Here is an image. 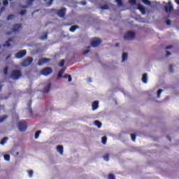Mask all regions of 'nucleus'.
<instances>
[{"label":"nucleus","instance_id":"25","mask_svg":"<svg viewBox=\"0 0 179 179\" xmlns=\"http://www.w3.org/2000/svg\"><path fill=\"white\" fill-rule=\"evenodd\" d=\"M101 142L103 143V145H106V143H107V136H103L101 138Z\"/></svg>","mask_w":179,"mask_h":179},{"label":"nucleus","instance_id":"33","mask_svg":"<svg viewBox=\"0 0 179 179\" xmlns=\"http://www.w3.org/2000/svg\"><path fill=\"white\" fill-rule=\"evenodd\" d=\"M110 8L108 7V5H104L101 6V9L102 10H108V9H109Z\"/></svg>","mask_w":179,"mask_h":179},{"label":"nucleus","instance_id":"20","mask_svg":"<svg viewBox=\"0 0 179 179\" xmlns=\"http://www.w3.org/2000/svg\"><path fill=\"white\" fill-rule=\"evenodd\" d=\"M117 3V6L121 7L124 6V3L122 2V0H115Z\"/></svg>","mask_w":179,"mask_h":179},{"label":"nucleus","instance_id":"32","mask_svg":"<svg viewBox=\"0 0 179 179\" xmlns=\"http://www.w3.org/2000/svg\"><path fill=\"white\" fill-rule=\"evenodd\" d=\"M40 134H41V130H38L35 133V139H38V136H40Z\"/></svg>","mask_w":179,"mask_h":179},{"label":"nucleus","instance_id":"53","mask_svg":"<svg viewBox=\"0 0 179 179\" xmlns=\"http://www.w3.org/2000/svg\"><path fill=\"white\" fill-rule=\"evenodd\" d=\"M3 10H5V7H1V11L0 12H3Z\"/></svg>","mask_w":179,"mask_h":179},{"label":"nucleus","instance_id":"64","mask_svg":"<svg viewBox=\"0 0 179 179\" xmlns=\"http://www.w3.org/2000/svg\"><path fill=\"white\" fill-rule=\"evenodd\" d=\"M43 1H47V0H43Z\"/></svg>","mask_w":179,"mask_h":179},{"label":"nucleus","instance_id":"51","mask_svg":"<svg viewBox=\"0 0 179 179\" xmlns=\"http://www.w3.org/2000/svg\"><path fill=\"white\" fill-rule=\"evenodd\" d=\"M6 34L7 36H10V34H12V32L8 31V32L6 33Z\"/></svg>","mask_w":179,"mask_h":179},{"label":"nucleus","instance_id":"4","mask_svg":"<svg viewBox=\"0 0 179 179\" xmlns=\"http://www.w3.org/2000/svg\"><path fill=\"white\" fill-rule=\"evenodd\" d=\"M91 46L94 48H96V47H99L101 44V39L99 38H94L91 41Z\"/></svg>","mask_w":179,"mask_h":179},{"label":"nucleus","instance_id":"3","mask_svg":"<svg viewBox=\"0 0 179 179\" xmlns=\"http://www.w3.org/2000/svg\"><path fill=\"white\" fill-rule=\"evenodd\" d=\"M136 34L134 31H129L126 34H124V40H134L135 39Z\"/></svg>","mask_w":179,"mask_h":179},{"label":"nucleus","instance_id":"39","mask_svg":"<svg viewBox=\"0 0 179 179\" xmlns=\"http://www.w3.org/2000/svg\"><path fill=\"white\" fill-rule=\"evenodd\" d=\"M169 71L171 72H174V66H173L172 64L169 65Z\"/></svg>","mask_w":179,"mask_h":179},{"label":"nucleus","instance_id":"58","mask_svg":"<svg viewBox=\"0 0 179 179\" xmlns=\"http://www.w3.org/2000/svg\"><path fill=\"white\" fill-rule=\"evenodd\" d=\"M167 138H169V140L170 141H171V138H170V136H167Z\"/></svg>","mask_w":179,"mask_h":179},{"label":"nucleus","instance_id":"52","mask_svg":"<svg viewBox=\"0 0 179 179\" xmlns=\"http://www.w3.org/2000/svg\"><path fill=\"white\" fill-rule=\"evenodd\" d=\"M81 3H82L83 6H85V5H86L87 2H86V1H83L81 2Z\"/></svg>","mask_w":179,"mask_h":179},{"label":"nucleus","instance_id":"19","mask_svg":"<svg viewBox=\"0 0 179 179\" xmlns=\"http://www.w3.org/2000/svg\"><path fill=\"white\" fill-rule=\"evenodd\" d=\"M63 78H64V79H68V82L69 83L72 82V76L69 74H65Z\"/></svg>","mask_w":179,"mask_h":179},{"label":"nucleus","instance_id":"45","mask_svg":"<svg viewBox=\"0 0 179 179\" xmlns=\"http://www.w3.org/2000/svg\"><path fill=\"white\" fill-rule=\"evenodd\" d=\"M166 23L167 26H170V25H171V20H167Z\"/></svg>","mask_w":179,"mask_h":179},{"label":"nucleus","instance_id":"35","mask_svg":"<svg viewBox=\"0 0 179 179\" xmlns=\"http://www.w3.org/2000/svg\"><path fill=\"white\" fill-rule=\"evenodd\" d=\"M131 141H133V142H135V141H136V134H131Z\"/></svg>","mask_w":179,"mask_h":179},{"label":"nucleus","instance_id":"48","mask_svg":"<svg viewBox=\"0 0 179 179\" xmlns=\"http://www.w3.org/2000/svg\"><path fill=\"white\" fill-rule=\"evenodd\" d=\"M61 78H62V74L61 73H58L57 79H61Z\"/></svg>","mask_w":179,"mask_h":179},{"label":"nucleus","instance_id":"60","mask_svg":"<svg viewBox=\"0 0 179 179\" xmlns=\"http://www.w3.org/2000/svg\"><path fill=\"white\" fill-rule=\"evenodd\" d=\"M120 45V43H116V47H118Z\"/></svg>","mask_w":179,"mask_h":179},{"label":"nucleus","instance_id":"8","mask_svg":"<svg viewBox=\"0 0 179 179\" xmlns=\"http://www.w3.org/2000/svg\"><path fill=\"white\" fill-rule=\"evenodd\" d=\"M56 12L59 17H64L65 15H66V8H62V9L57 10Z\"/></svg>","mask_w":179,"mask_h":179},{"label":"nucleus","instance_id":"47","mask_svg":"<svg viewBox=\"0 0 179 179\" xmlns=\"http://www.w3.org/2000/svg\"><path fill=\"white\" fill-rule=\"evenodd\" d=\"M174 46L173 45H169L165 48L166 50H171V48H173Z\"/></svg>","mask_w":179,"mask_h":179},{"label":"nucleus","instance_id":"30","mask_svg":"<svg viewBox=\"0 0 179 179\" xmlns=\"http://www.w3.org/2000/svg\"><path fill=\"white\" fill-rule=\"evenodd\" d=\"M95 125L97 126L98 128H101V123L99 120H95L94 121Z\"/></svg>","mask_w":179,"mask_h":179},{"label":"nucleus","instance_id":"22","mask_svg":"<svg viewBox=\"0 0 179 179\" xmlns=\"http://www.w3.org/2000/svg\"><path fill=\"white\" fill-rule=\"evenodd\" d=\"M28 110L29 111V113L31 114L33 113V110H31V100L29 101L28 103Z\"/></svg>","mask_w":179,"mask_h":179},{"label":"nucleus","instance_id":"16","mask_svg":"<svg viewBox=\"0 0 179 179\" xmlns=\"http://www.w3.org/2000/svg\"><path fill=\"white\" fill-rule=\"evenodd\" d=\"M142 81L143 83H148V73H145L142 77Z\"/></svg>","mask_w":179,"mask_h":179},{"label":"nucleus","instance_id":"50","mask_svg":"<svg viewBox=\"0 0 179 179\" xmlns=\"http://www.w3.org/2000/svg\"><path fill=\"white\" fill-rule=\"evenodd\" d=\"M64 72H65V69H62V70L59 72V73H62H62H64Z\"/></svg>","mask_w":179,"mask_h":179},{"label":"nucleus","instance_id":"41","mask_svg":"<svg viewBox=\"0 0 179 179\" xmlns=\"http://www.w3.org/2000/svg\"><path fill=\"white\" fill-rule=\"evenodd\" d=\"M26 10H22L20 12V15H21V16H23L24 15H26Z\"/></svg>","mask_w":179,"mask_h":179},{"label":"nucleus","instance_id":"43","mask_svg":"<svg viewBox=\"0 0 179 179\" xmlns=\"http://www.w3.org/2000/svg\"><path fill=\"white\" fill-rule=\"evenodd\" d=\"M90 51V50H84V51L83 52V55H86L89 54Z\"/></svg>","mask_w":179,"mask_h":179},{"label":"nucleus","instance_id":"1","mask_svg":"<svg viewBox=\"0 0 179 179\" xmlns=\"http://www.w3.org/2000/svg\"><path fill=\"white\" fill-rule=\"evenodd\" d=\"M10 78L13 80H19L22 78V71L20 70H13L10 73Z\"/></svg>","mask_w":179,"mask_h":179},{"label":"nucleus","instance_id":"13","mask_svg":"<svg viewBox=\"0 0 179 179\" xmlns=\"http://www.w3.org/2000/svg\"><path fill=\"white\" fill-rule=\"evenodd\" d=\"M92 110L94 111L99 108V101H94L92 104Z\"/></svg>","mask_w":179,"mask_h":179},{"label":"nucleus","instance_id":"24","mask_svg":"<svg viewBox=\"0 0 179 179\" xmlns=\"http://www.w3.org/2000/svg\"><path fill=\"white\" fill-rule=\"evenodd\" d=\"M15 17H16V15H13V14H10L7 17V20H13V19H15Z\"/></svg>","mask_w":179,"mask_h":179},{"label":"nucleus","instance_id":"55","mask_svg":"<svg viewBox=\"0 0 179 179\" xmlns=\"http://www.w3.org/2000/svg\"><path fill=\"white\" fill-rule=\"evenodd\" d=\"M11 57L10 55H8L6 57V59H9V58Z\"/></svg>","mask_w":179,"mask_h":179},{"label":"nucleus","instance_id":"27","mask_svg":"<svg viewBox=\"0 0 179 179\" xmlns=\"http://www.w3.org/2000/svg\"><path fill=\"white\" fill-rule=\"evenodd\" d=\"M103 158L105 162H108V160H110V155L106 154L103 157Z\"/></svg>","mask_w":179,"mask_h":179},{"label":"nucleus","instance_id":"61","mask_svg":"<svg viewBox=\"0 0 179 179\" xmlns=\"http://www.w3.org/2000/svg\"><path fill=\"white\" fill-rule=\"evenodd\" d=\"M1 12L0 11V16H1Z\"/></svg>","mask_w":179,"mask_h":179},{"label":"nucleus","instance_id":"31","mask_svg":"<svg viewBox=\"0 0 179 179\" xmlns=\"http://www.w3.org/2000/svg\"><path fill=\"white\" fill-rule=\"evenodd\" d=\"M10 41H12V38H9L8 41H6V45H3L4 47L6 45V47L9 48L10 46Z\"/></svg>","mask_w":179,"mask_h":179},{"label":"nucleus","instance_id":"5","mask_svg":"<svg viewBox=\"0 0 179 179\" xmlns=\"http://www.w3.org/2000/svg\"><path fill=\"white\" fill-rule=\"evenodd\" d=\"M23 29V24H14L13 26L12 31L13 33H19Z\"/></svg>","mask_w":179,"mask_h":179},{"label":"nucleus","instance_id":"36","mask_svg":"<svg viewBox=\"0 0 179 179\" xmlns=\"http://www.w3.org/2000/svg\"><path fill=\"white\" fill-rule=\"evenodd\" d=\"M8 71H9V68H8V66H6L3 70L4 75H8Z\"/></svg>","mask_w":179,"mask_h":179},{"label":"nucleus","instance_id":"17","mask_svg":"<svg viewBox=\"0 0 179 179\" xmlns=\"http://www.w3.org/2000/svg\"><path fill=\"white\" fill-rule=\"evenodd\" d=\"M77 29H79V25H73L70 27L69 31L73 33Z\"/></svg>","mask_w":179,"mask_h":179},{"label":"nucleus","instance_id":"23","mask_svg":"<svg viewBox=\"0 0 179 179\" xmlns=\"http://www.w3.org/2000/svg\"><path fill=\"white\" fill-rule=\"evenodd\" d=\"M8 139H9L8 137H4L3 139L1 140L0 144L5 145V143L7 142Z\"/></svg>","mask_w":179,"mask_h":179},{"label":"nucleus","instance_id":"44","mask_svg":"<svg viewBox=\"0 0 179 179\" xmlns=\"http://www.w3.org/2000/svg\"><path fill=\"white\" fill-rule=\"evenodd\" d=\"M4 6H6L9 4V1H8V0H4L3 2Z\"/></svg>","mask_w":179,"mask_h":179},{"label":"nucleus","instance_id":"28","mask_svg":"<svg viewBox=\"0 0 179 179\" xmlns=\"http://www.w3.org/2000/svg\"><path fill=\"white\" fill-rule=\"evenodd\" d=\"M48 37V32H45L43 36H41V40H47Z\"/></svg>","mask_w":179,"mask_h":179},{"label":"nucleus","instance_id":"6","mask_svg":"<svg viewBox=\"0 0 179 179\" xmlns=\"http://www.w3.org/2000/svg\"><path fill=\"white\" fill-rule=\"evenodd\" d=\"M41 73L44 76H48V75H51V73H52V69L51 67H46L41 71Z\"/></svg>","mask_w":179,"mask_h":179},{"label":"nucleus","instance_id":"11","mask_svg":"<svg viewBox=\"0 0 179 179\" xmlns=\"http://www.w3.org/2000/svg\"><path fill=\"white\" fill-rule=\"evenodd\" d=\"M50 59L48 58H42L40 59L38 62V65L41 66V65H44V64H47V62H50Z\"/></svg>","mask_w":179,"mask_h":179},{"label":"nucleus","instance_id":"62","mask_svg":"<svg viewBox=\"0 0 179 179\" xmlns=\"http://www.w3.org/2000/svg\"><path fill=\"white\" fill-rule=\"evenodd\" d=\"M23 8H26V6H24Z\"/></svg>","mask_w":179,"mask_h":179},{"label":"nucleus","instance_id":"57","mask_svg":"<svg viewBox=\"0 0 179 179\" xmlns=\"http://www.w3.org/2000/svg\"><path fill=\"white\" fill-rule=\"evenodd\" d=\"M175 1H176V3H177L178 5H179V0H175Z\"/></svg>","mask_w":179,"mask_h":179},{"label":"nucleus","instance_id":"42","mask_svg":"<svg viewBox=\"0 0 179 179\" xmlns=\"http://www.w3.org/2000/svg\"><path fill=\"white\" fill-rule=\"evenodd\" d=\"M28 174L29 177H33V170L28 171Z\"/></svg>","mask_w":179,"mask_h":179},{"label":"nucleus","instance_id":"34","mask_svg":"<svg viewBox=\"0 0 179 179\" xmlns=\"http://www.w3.org/2000/svg\"><path fill=\"white\" fill-rule=\"evenodd\" d=\"M108 179H115V176L113 173H109L108 175Z\"/></svg>","mask_w":179,"mask_h":179},{"label":"nucleus","instance_id":"26","mask_svg":"<svg viewBox=\"0 0 179 179\" xmlns=\"http://www.w3.org/2000/svg\"><path fill=\"white\" fill-rule=\"evenodd\" d=\"M3 157H4V160H6V162H9L10 160V155H4Z\"/></svg>","mask_w":179,"mask_h":179},{"label":"nucleus","instance_id":"37","mask_svg":"<svg viewBox=\"0 0 179 179\" xmlns=\"http://www.w3.org/2000/svg\"><path fill=\"white\" fill-rule=\"evenodd\" d=\"M64 65H65V60L62 59L59 63V66H61L62 68V66H64Z\"/></svg>","mask_w":179,"mask_h":179},{"label":"nucleus","instance_id":"63","mask_svg":"<svg viewBox=\"0 0 179 179\" xmlns=\"http://www.w3.org/2000/svg\"><path fill=\"white\" fill-rule=\"evenodd\" d=\"M8 1H13V0H8Z\"/></svg>","mask_w":179,"mask_h":179},{"label":"nucleus","instance_id":"10","mask_svg":"<svg viewBox=\"0 0 179 179\" xmlns=\"http://www.w3.org/2000/svg\"><path fill=\"white\" fill-rule=\"evenodd\" d=\"M26 54H27V51L26 50H22L16 53L15 58H23Z\"/></svg>","mask_w":179,"mask_h":179},{"label":"nucleus","instance_id":"29","mask_svg":"<svg viewBox=\"0 0 179 179\" xmlns=\"http://www.w3.org/2000/svg\"><path fill=\"white\" fill-rule=\"evenodd\" d=\"M143 3H145V5L150 6L152 5V3L149 0H141Z\"/></svg>","mask_w":179,"mask_h":179},{"label":"nucleus","instance_id":"15","mask_svg":"<svg viewBox=\"0 0 179 179\" xmlns=\"http://www.w3.org/2000/svg\"><path fill=\"white\" fill-rule=\"evenodd\" d=\"M128 59V52H123L122 55V62H124Z\"/></svg>","mask_w":179,"mask_h":179},{"label":"nucleus","instance_id":"40","mask_svg":"<svg viewBox=\"0 0 179 179\" xmlns=\"http://www.w3.org/2000/svg\"><path fill=\"white\" fill-rule=\"evenodd\" d=\"M163 92V90H159L157 92V97L158 99L160 98V94H162V93Z\"/></svg>","mask_w":179,"mask_h":179},{"label":"nucleus","instance_id":"18","mask_svg":"<svg viewBox=\"0 0 179 179\" xmlns=\"http://www.w3.org/2000/svg\"><path fill=\"white\" fill-rule=\"evenodd\" d=\"M51 89V83L47 85V86L44 88L43 92L44 93H48Z\"/></svg>","mask_w":179,"mask_h":179},{"label":"nucleus","instance_id":"9","mask_svg":"<svg viewBox=\"0 0 179 179\" xmlns=\"http://www.w3.org/2000/svg\"><path fill=\"white\" fill-rule=\"evenodd\" d=\"M164 9L166 13H170V12L174 10V7H173V3H171V1L168 2V4L164 6Z\"/></svg>","mask_w":179,"mask_h":179},{"label":"nucleus","instance_id":"2","mask_svg":"<svg viewBox=\"0 0 179 179\" xmlns=\"http://www.w3.org/2000/svg\"><path fill=\"white\" fill-rule=\"evenodd\" d=\"M18 129L20 132H25L27 129V123L24 120L18 122Z\"/></svg>","mask_w":179,"mask_h":179},{"label":"nucleus","instance_id":"49","mask_svg":"<svg viewBox=\"0 0 179 179\" xmlns=\"http://www.w3.org/2000/svg\"><path fill=\"white\" fill-rule=\"evenodd\" d=\"M170 55H171V52H170L169 51H166V57H170Z\"/></svg>","mask_w":179,"mask_h":179},{"label":"nucleus","instance_id":"56","mask_svg":"<svg viewBox=\"0 0 179 179\" xmlns=\"http://www.w3.org/2000/svg\"><path fill=\"white\" fill-rule=\"evenodd\" d=\"M29 1L31 3H33V2H34V0H29Z\"/></svg>","mask_w":179,"mask_h":179},{"label":"nucleus","instance_id":"59","mask_svg":"<svg viewBox=\"0 0 179 179\" xmlns=\"http://www.w3.org/2000/svg\"><path fill=\"white\" fill-rule=\"evenodd\" d=\"M89 79V82H92V78H88Z\"/></svg>","mask_w":179,"mask_h":179},{"label":"nucleus","instance_id":"46","mask_svg":"<svg viewBox=\"0 0 179 179\" xmlns=\"http://www.w3.org/2000/svg\"><path fill=\"white\" fill-rule=\"evenodd\" d=\"M52 2H54V0H50L47 4L48 6H51V5H52Z\"/></svg>","mask_w":179,"mask_h":179},{"label":"nucleus","instance_id":"7","mask_svg":"<svg viewBox=\"0 0 179 179\" xmlns=\"http://www.w3.org/2000/svg\"><path fill=\"white\" fill-rule=\"evenodd\" d=\"M32 62H33V58L27 57L21 63V65L22 66H29V65H31Z\"/></svg>","mask_w":179,"mask_h":179},{"label":"nucleus","instance_id":"21","mask_svg":"<svg viewBox=\"0 0 179 179\" xmlns=\"http://www.w3.org/2000/svg\"><path fill=\"white\" fill-rule=\"evenodd\" d=\"M7 119H8V115H6L0 116V122H3V121H5Z\"/></svg>","mask_w":179,"mask_h":179},{"label":"nucleus","instance_id":"54","mask_svg":"<svg viewBox=\"0 0 179 179\" xmlns=\"http://www.w3.org/2000/svg\"><path fill=\"white\" fill-rule=\"evenodd\" d=\"M0 108H5V105H0Z\"/></svg>","mask_w":179,"mask_h":179},{"label":"nucleus","instance_id":"14","mask_svg":"<svg viewBox=\"0 0 179 179\" xmlns=\"http://www.w3.org/2000/svg\"><path fill=\"white\" fill-rule=\"evenodd\" d=\"M57 150L60 155H64V147L62 145H57Z\"/></svg>","mask_w":179,"mask_h":179},{"label":"nucleus","instance_id":"38","mask_svg":"<svg viewBox=\"0 0 179 179\" xmlns=\"http://www.w3.org/2000/svg\"><path fill=\"white\" fill-rule=\"evenodd\" d=\"M130 5H136V0H129Z\"/></svg>","mask_w":179,"mask_h":179},{"label":"nucleus","instance_id":"12","mask_svg":"<svg viewBox=\"0 0 179 179\" xmlns=\"http://www.w3.org/2000/svg\"><path fill=\"white\" fill-rule=\"evenodd\" d=\"M137 8L138 9V10H140V12H141L142 15H146V8H145V6L142 5H138Z\"/></svg>","mask_w":179,"mask_h":179}]
</instances>
